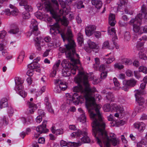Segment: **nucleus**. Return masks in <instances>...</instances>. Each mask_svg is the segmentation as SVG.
<instances>
[{"label":"nucleus","mask_w":147,"mask_h":147,"mask_svg":"<svg viewBox=\"0 0 147 147\" xmlns=\"http://www.w3.org/2000/svg\"><path fill=\"white\" fill-rule=\"evenodd\" d=\"M28 105L29 108L28 109V111L30 114L33 113L35 110L37 109V106L34 103L30 102H28Z\"/></svg>","instance_id":"obj_18"},{"label":"nucleus","mask_w":147,"mask_h":147,"mask_svg":"<svg viewBox=\"0 0 147 147\" xmlns=\"http://www.w3.org/2000/svg\"><path fill=\"white\" fill-rule=\"evenodd\" d=\"M114 68L115 69H122L124 67V66L119 63H117L114 65Z\"/></svg>","instance_id":"obj_47"},{"label":"nucleus","mask_w":147,"mask_h":147,"mask_svg":"<svg viewBox=\"0 0 147 147\" xmlns=\"http://www.w3.org/2000/svg\"><path fill=\"white\" fill-rule=\"evenodd\" d=\"M61 37L64 41L67 40L68 41L67 44L65 45V48L60 47L59 51L62 53H65L66 57L70 60L72 62L71 63L65 59L62 61L61 65L63 68V69L66 70L65 71H67L71 67V66H74L75 65L79 64L80 61L79 59H75V56L78 58L79 55L76 53V44L74 41L72 39V34L71 29L68 28L65 34H61Z\"/></svg>","instance_id":"obj_2"},{"label":"nucleus","mask_w":147,"mask_h":147,"mask_svg":"<svg viewBox=\"0 0 147 147\" xmlns=\"http://www.w3.org/2000/svg\"><path fill=\"white\" fill-rule=\"evenodd\" d=\"M134 127L138 129L140 132H142L145 129L146 125L143 122H137L134 124Z\"/></svg>","instance_id":"obj_13"},{"label":"nucleus","mask_w":147,"mask_h":147,"mask_svg":"<svg viewBox=\"0 0 147 147\" xmlns=\"http://www.w3.org/2000/svg\"><path fill=\"white\" fill-rule=\"evenodd\" d=\"M52 3L53 5L56 6L57 8H58L59 6V5L57 0H51Z\"/></svg>","instance_id":"obj_59"},{"label":"nucleus","mask_w":147,"mask_h":147,"mask_svg":"<svg viewBox=\"0 0 147 147\" xmlns=\"http://www.w3.org/2000/svg\"><path fill=\"white\" fill-rule=\"evenodd\" d=\"M8 106L7 99L5 98L1 99L0 101V108L2 109Z\"/></svg>","instance_id":"obj_23"},{"label":"nucleus","mask_w":147,"mask_h":147,"mask_svg":"<svg viewBox=\"0 0 147 147\" xmlns=\"http://www.w3.org/2000/svg\"><path fill=\"white\" fill-rule=\"evenodd\" d=\"M122 62L124 64L126 65H129L132 63L131 59H129L125 58L122 60Z\"/></svg>","instance_id":"obj_34"},{"label":"nucleus","mask_w":147,"mask_h":147,"mask_svg":"<svg viewBox=\"0 0 147 147\" xmlns=\"http://www.w3.org/2000/svg\"><path fill=\"white\" fill-rule=\"evenodd\" d=\"M30 15L29 12H24L22 13V17L24 19H28L30 17Z\"/></svg>","instance_id":"obj_44"},{"label":"nucleus","mask_w":147,"mask_h":147,"mask_svg":"<svg viewBox=\"0 0 147 147\" xmlns=\"http://www.w3.org/2000/svg\"><path fill=\"white\" fill-rule=\"evenodd\" d=\"M55 83L58 86L57 88L59 87L62 90H65L67 87V84L65 82L62 81L61 80L57 79L55 80Z\"/></svg>","instance_id":"obj_8"},{"label":"nucleus","mask_w":147,"mask_h":147,"mask_svg":"<svg viewBox=\"0 0 147 147\" xmlns=\"http://www.w3.org/2000/svg\"><path fill=\"white\" fill-rule=\"evenodd\" d=\"M140 72L144 74H147V67L144 66H140L139 68Z\"/></svg>","instance_id":"obj_37"},{"label":"nucleus","mask_w":147,"mask_h":147,"mask_svg":"<svg viewBox=\"0 0 147 147\" xmlns=\"http://www.w3.org/2000/svg\"><path fill=\"white\" fill-rule=\"evenodd\" d=\"M95 37L97 38H100L101 36V33L99 31H96L94 33Z\"/></svg>","instance_id":"obj_54"},{"label":"nucleus","mask_w":147,"mask_h":147,"mask_svg":"<svg viewBox=\"0 0 147 147\" xmlns=\"http://www.w3.org/2000/svg\"><path fill=\"white\" fill-rule=\"evenodd\" d=\"M88 43L89 48L90 49H97L98 47L94 42L91 41L90 40H88Z\"/></svg>","instance_id":"obj_25"},{"label":"nucleus","mask_w":147,"mask_h":147,"mask_svg":"<svg viewBox=\"0 0 147 147\" xmlns=\"http://www.w3.org/2000/svg\"><path fill=\"white\" fill-rule=\"evenodd\" d=\"M45 139L43 137H40L38 139V142L40 144H44L45 142Z\"/></svg>","instance_id":"obj_60"},{"label":"nucleus","mask_w":147,"mask_h":147,"mask_svg":"<svg viewBox=\"0 0 147 147\" xmlns=\"http://www.w3.org/2000/svg\"><path fill=\"white\" fill-rule=\"evenodd\" d=\"M107 98L110 101H113L114 100L113 95L111 93H108L106 96Z\"/></svg>","instance_id":"obj_39"},{"label":"nucleus","mask_w":147,"mask_h":147,"mask_svg":"<svg viewBox=\"0 0 147 147\" xmlns=\"http://www.w3.org/2000/svg\"><path fill=\"white\" fill-rule=\"evenodd\" d=\"M78 120L82 123H84L86 121V118L85 114H82L78 118Z\"/></svg>","instance_id":"obj_36"},{"label":"nucleus","mask_w":147,"mask_h":147,"mask_svg":"<svg viewBox=\"0 0 147 147\" xmlns=\"http://www.w3.org/2000/svg\"><path fill=\"white\" fill-rule=\"evenodd\" d=\"M139 55L140 58L144 60H146L147 57L146 55L141 52L139 53Z\"/></svg>","instance_id":"obj_43"},{"label":"nucleus","mask_w":147,"mask_h":147,"mask_svg":"<svg viewBox=\"0 0 147 147\" xmlns=\"http://www.w3.org/2000/svg\"><path fill=\"white\" fill-rule=\"evenodd\" d=\"M46 105V108L47 110L50 113H54V111L52 109L51 104H47Z\"/></svg>","instance_id":"obj_38"},{"label":"nucleus","mask_w":147,"mask_h":147,"mask_svg":"<svg viewBox=\"0 0 147 147\" xmlns=\"http://www.w3.org/2000/svg\"><path fill=\"white\" fill-rule=\"evenodd\" d=\"M77 7L78 9H80L84 7V5H83V2L82 1H80L77 3Z\"/></svg>","instance_id":"obj_48"},{"label":"nucleus","mask_w":147,"mask_h":147,"mask_svg":"<svg viewBox=\"0 0 147 147\" xmlns=\"http://www.w3.org/2000/svg\"><path fill=\"white\" fill-rule=\"evenodd\" d=\"M144 43L143 42H139L137 45V47L138 49L142 47L144 45Z\"/></svg>","instance_id":"obj_62"},{"label":"nucleus","mask_w":147,"mask_h":147,"mask_svg":"<svg viewBox=\"0 0 147 147\" xmlns=\"http://www.w3.org/2000/svg\"><path fill=\"white\" fill-rule=\"evenodd\" d=\"M111 70L110 66H105L104 64H101L100 66L99 71L101 72V74H107Z\"/></svg>","instance_id":"obj_14"},{"label":"nucleus","mask_w":147,"mask_h":147,"mask_svg":"<svg viewBox=\"0 0 147 147\" xmlns=\"http://www.w3.org/2000/svg\"><path fill=\"white\" fill-rule=\"evenodd\" d=\"M103 109L105 112H108L110 110L112 111L113 110L111 108V105L110 106L109 104H106L103 107Z\"/></svg>","instance_id":"obj_32"},{"label":"nucleus","mask_w":147,"mask_h":147,"mask_svg":"<svg viewBox=\"0 0 147 147\" xmlns=\"http://www.w3.org/2000/svg\"><path fill=\"white\" fill-rule=\"evenodd\" d=\"M136 83V81L134 79H132L127 81L125 84L127 86L133 87L135 85Z\"/></svg>","instance_id":"obj_26"},{"label":"nucleus","mask_w":147,"mask_h":147,"mask_svg":"<svg viewBox=\"0 0 147 147\" xmlns=\"http://www.w3.org/2000/svg\"><path fill=\"white\" fill-rule=\"evenodd\" d=\"M96 29V26L94 25H90L85 28V32L86 35L90 36L93 34Z\"/></svg>","instance_id":"obj_9"},{"label":"nucleus","mask_w":147,"mask_h":147,"mask_svg":"<svg viewBox=\"0 0 147 147\" xmlns=\"http://www.w3.org/2000/svg\"><path fill=\"white\" fill-rule=\"evenodd\" d=\"M81 135L84 136L81 139V142L79 141L77 143L81 144V145L82 143H88L90 142V138L87 136V132L86 131L82 132L81 131L78 129L77 131L73 132L71 135V136L72 138L78 137L80 136Z\"/></svg>","instance_id":"obj_4"},{"label":"nucleus","mask_w":147,"mask_h":147,"mask_svg":"<svg viewBox=\"0 0 147 147\" xmlns=\"http://www.w3.org/2000/svg\"><path fill=\"white\" fill-rule=\"evenodd\" d=\"M106 62L107 64H109L115 60V59L113 57L109 58L106 59Z\"/></svg>","instance_id":"obj_56"},{"label":"nucleus","mask_w":147,"mask_h":147,"mask_svg":"<svg viewBox=\"0 0 147 147\" xmlns=\"http://www.w3.org/2000/svg\"><path fill=\"white\" fill-rule=\"evenodd\" d=\"M113 81L115 86L117 87V89H119L120 83L118 81L117 79L116 78H113Z\"/></svg>","instance_id":"obj_41"},{"label":"nucleus","mask_w":147,"mask_h":147,"mask_svg":"<svg viewBox=\"0 0 147 147\" xmlns=\"http://www.w3.org/2000/svg\"><path fill=\"white\" fill-rule=\"evenodd\" d=\"M47 7L50 11V13L52 15V16L53 18L56 20L58 19L59 18L60 19L57 13L53 9L50 4L47 5Z\"/></svg>","instance_id":"obj_12"},{"label":"nucleus","mask_w":147,"mask_h":147,"mask_svg":"<svg viewBox=\"0 0 147 147\" xmlns=\"http://www.w3.org/2000/svg\"><path fill=\"white\" fill-rule=\"evenodd\" d=\"M116 32V31L114 28H111L110 29L109 28L108 29V33L110 35H111L113 34H115Z\"/></svg>","instance_id":"obj_45"},{"label":"nucleus","mask_w":147,"mask_h":147,"mask_svg":"<svg viewBox=\"0 0 147 147\" xmlns=\"http://www.w3.org/2000/svg\"><path fill=\"white\" fill-rule=\"evenodd\" d=\"M81 144L79 143H76L74 142H69L67 143L64 140H61L60 142V145L61 146H65L66 147H69V146H73V147H77L78 146H80Z\"/></svg>","instance_id":"obj_11"},{"label":"nucleus","mask_w":147,"mask_h":147,"mask_svg":"<svg viewBox=\"0 0 147 147\" xmlns=\"http://www.w3.org/2000/svg\"><path fill=\"white\" fill-rule=\"evenodd\" d=\"M62 24L64 26H67L68 25L69 22L66 18L63 16L62 19L60 18Z\"/></svg>","instance_id":"obj_28"},{"label":"nucleus","mask_w":147,"mask_h":147,"mask_svg":"<svg viewBox=\"0 0 147 147\" xmlns=\"http://www.w3.org/2000/svg\"><path fill=\"white\" fill-rule=\"evenodd\" d=\"M91 2L92 4L97 9H100L102 6V3L100 0H91Z\"/></svg>","instance_id":"obj_20"},{"label":"nucleus","mask_w":147,"mask_h":147,"mask_svg":"<svg viewBox=\"0 0 147 147\" xmlns=\"http://www.w3.org/2000/svg\"><path fill=\"white\" fill-rule=\"evenodd\" d=\"M144 18L143 13H141L138 14L135 18L134 19L136 21L140 20L141 22V20Z\"/></svg>","instance_id":"obj_35"},{"label":"nucleus","mask_w":147,"mask_h":147,"mask_svg":"<svg viewBox=\"0 0 147 147\" xmlns=\"http://www.w3.org/2000/svg\"><path fill=\"white\" fill-rule=\"evenodd\" d=\"M60 63L61 61L60 60H59L56 62L55 64L54 65L53 67V70L52 74H56V70L58 69Z\"/></svg>","instance_id":"obj_31"},{"label":"nucleus","mask_w":147,"mask_h":147,"mask_svg":"<svg viewBox=\"0 0 147 147\" xmlns=\"http://www.w3.org/2000/svg\"><path fill=\"white\" fill-rule=\"evenodd\" d=\"M121 139L122 142L124 144H126L125 145L124 147H128V145H127V141L123 136H122Z\"/></svg>","instance_id":"obj_53"},{"label":"nucleus","mask_w":147,"mask_h":147,"mask_svg":"<svg viewBox=\"0 0 147 147\" xmlns=\"http://www.w3.org/2000/svg\"><path fill=\"white\" fill-rule=\"evenodd\" d=\"M42 117L40 115L38 116L36 118V121L38 123H40L42 120Z\"/></svg>","instance_id":"obj_57"},{"label":"nucleus","mask_w":147,"mask_h":147,"mask_svg":"<svg viewBox=\"0 0 147 147\" xmlns=\"http://www.w3.org/2000/svg\"><path fill=\"white\" fill-rule=\"evenodd\" d=\"M6 32L4 30L0 31V38H3L5 36Z\"/></svg>","instance_id":"obj_52"},{"label":"nucleus","mask_w":147,"mask_h":147,"mask_svg":"<svg viewBox=\"0 0 147 147\" xmlns=\"http://www.w3.org/2000/svg\"><path fill=\"white\" fill-rule=\"evenodd\" d=\"M51 129L53 133L57 135L61 134L63 133V129L61 128L55 130V127L54 126H53L51 127Z\"/></svg>","instance_id":"obj_21"},{"label":"nucleus","mask_w":147,"mask_h":147,"mask_svg":"<svg viewBox=\"0 0 147 147\" xmlns=\"http://www.w3.org/2000/svg\"><path fill=\"white\" fill-rule=\"evenodd\" d=\"M40 59V57H37L33 60L32 62L27 65L28 70L26 74H33L35 72L41 73V70L39 67L40 65L38 63Z\"/></svg>","instance_id":"obj_3"},{"label":"nucleus","mask_w":147,"mask_h":147,"mask_svg":"<svg viewBox=\"0 0 147 147\" xmlns=\"http://www.w3.org/2000/svg\"><path fill=\"white\" fill-rule=\"evenodd\" d=\"M23 90V87L22 85L16 86L15 88V90L18 91L19 94L22 97L25 98L27 96V93Z\"/></svg>","instance_id":"obj_17"},{"label":"nucleus","mask_w":147,"mask_h":147,"mask_svg":"<svg viewBox=\"0 0 147 147\" xmlns=\"http://www.w3.org/2000/svg\"><path fill=\"white\" fill-rule=\"evenodd\" d=\"M19 30L18 26L14 24L12 26L11 28L9 31V32L11 34H15L18 33L19 32Z\"/></svg>","instance_id":"obj_22"},{"label":"nucleus","mask_w":147,"mask_h":147,"mask_svg":"<svg viewBox=\"0 0 147 147\" xmlns=\"http://www.w3.org/2000/svg\"><path fill=\"white\" fill-rule=\"evenodd\" d=\"M38 115H40L42 117L44 116L45 114L43 111L42 110H38Z\"/></svg>","instance_id":"obj_63"},{"label":"nucleus","mask_w":147,"mask_h":147,"mask_svg":"<svg viewBox=\"0 0 147 147\" xmlns=\"http://www.w3.org/2000/svg\"><path fill=\"white\" fill-rule=\"evenodd\" d=\"M115 122H116L117 125H123L125 123V121L122 120H120L118 122L115 121Z\"/></svg>","instance_id":"obj_61"},{"label":"nucleus","mask_w":147,"mask_h":147,"mask_svg":"<svg viewBox=\"0 0 147 147\" xmlns=\"http://www.w3.org/2000/svg\"><path fill=\"white\" fill-rule=\"evenodd\" d=\"M102 48L103 49H112L110 48L109 42L107 41H105L104 42L102 45Z\"/></svg>","instance_id":"obj_40"},{"label":"nucleus","mask_w":147,"mask_h":147,"mask_svg":"<svg viewBox=\"0 0 147 147\" xmlns=\"http://www.w3.org/2000/svg\"><path fill=\"white\" fill-rule=\"evenodd\" d=\"M135 96L136 98V101L139 105H142L145 102V100L143 98L138 95H141L144 94L145 92L143 90H136L135 91Z\"/></svg>","instance_id":"obj_5"},{"label":"nucleus","mask_w":147,"mask_h":147,"mask_svg":"<svg viewBox=\"0 0 147 147\" xmlns=\"http://www.w3.org/2000/svg\"><path fill=\"white\" fill-rule=\"evenodd\" d=\"M35 16L37 18L39 19H42V14L40 12H37L35 13Z\"/></svg>","instance_id":"obj_50"},{"label":"nucleus","mask_w":147,"mask_h":147,"mask_svg":"<svg viewBox=\"0 0 147 147\" xmlns=\"http://www.w3.org/2000/svg\"><path fill=\"white\" fill-rule=\"evenodd\" d=\"M38 23L34 19H32L31 21V24L30 26V28L32 29V32H31L32 34H34L36 36H37L38 34L36 33H35V32H37L38 30Z\"/></svg>","instance_id":"obj_10"},{"label":"nucleus","mask_w":147,"mask_h":147,"mask_svg":"<svg viewBox=\"0 0 147 147\" xmlns=\"http://www.w3.org/2000/svg\"><path fill=\"white\" fill-rule=\"evenodd\" d=\"M28 2L26 0H22L19 3L20 5L21 6H24V8L25 5H27L28 4Z\"/></svg>","instance_id":"obj_51"},{"label":"nucleus","mask_w":147,"mask_h":147,"mask_svg":"<svg viewBox=\"0 0 147 147\" xmlns=\"http://www.w3.org/2000/svg\"><path fill=\"white\" fill-rule=\"evenodd\" d=\"M141 11L142 13H145L147 11V9L145 5H142V7Z\"/></svg>","instance_id":"obj_58"},{"label":"nucleus","mask_w":147,"mask_h":147,"mask_svg":"<svg viewBox=\"0 0 147 147\" xmlns=\"http://www.w3.org/2000/svg\"><path fill=\"white\" fill-rule=\"evenodd\" d=\"M61 32L60 26L58 23L51 26L50 32L53 36H55L57 34H60Z\"/></svg>","instance_id":"obj_6"},{"label":"nucleus","mask_w":147,"mask_h":147,"mask_svg":"<svg viewBox=\"0 0 147 147\" xmlns=\"http://www.w3.org/2000/svg\"><path fill=\"white\" fill-rule=\"evenodd\" d=\"M130 35L129 33L126 32L124 34V39L126 40H129L130 39Z\"/></svg>","instance_id":"obj_46"},{"label":"nucleus","mask_w":147,"mask_h":147,"mask_svg":"<svg viewBox=\"0 0 147 147\" xmlns=\"http://www.w3.org/2000/svg\"><path fill=\"white\" fill-rule=\"evenodd\" d=\"M111 108L113 110H116L120 113H122L124 111V109L121 105H117L115 104H111Z\"/></svg>","instance_id":"obj_15"},{"label":"nucleus","mask_w":147,"mask_h":147,"mask_svg":"<svg viewBox=\"0 0 147 147\" xmlns=\"http://www.w3.org/2000/svg\"><path fill=\"white\" fill-rule=\"evenodd\" d=\"M93 79L92 74H78L75 78L74 81L79 85L74 87L73 90L80 92L83 96H79L76 93L72 96L69 94L67 93V102L71 103L72 102L75 105H78L80 102H83L85 99L86 107L93 121V134L97 143L101 147H102V142L105 147H111V145L115 146L119 144V140L114 134L111 133L107 135L105 129V123L99 111L101 105L95 102V100L99 101L101 99V96L98 94L94 95L96 90L94 87H90L88 79L92 80Z\"/></svg>","instance_id":"obj_1"},{"label":"nucleus","mask_w":147,"mask_h":147,"mask_svg":"<svg viewBox=\"0 0 147 147\" xmlns=\"http://www.w3.org/2000/svg\"><path fill=\"white\" fill-rule=\"evenodd\" d=\"M77 41L80 46L84 42L83 36L81 33H79L78 34Z\"/></svg>","instance_id":"obj_27"},{"label":"nucleus","mask_w":147,"mask_h":147,"mask_svg":"<svg viewBox=\"0 0 147 147\" xmlns=\"http://www.w3.org/2000/svg\"><path fill=\"white\" fill-rule=\"evenodd\" d=\"M25 56V52L22 51L20 53L19 56L17 58V61L19 64H20L23 61V59Z\"/></svg>","instance_id":"obj_24"},{"label":"nucleus","mask_w":147,"mask_h":147,"mask_svg":"<svg viewBox=\"0 0 147 147\" xmlns=\"http://www.w3.org/2000/svg\"><path fill=\"white\" fill-rule=\"evenodd\" d=\"M119 24L121 27L125 26H127V22L125 23L122 21L119 20Z\"/></svg>","instance_id":"obj_55"},{"label":"nucleus","mask_w":147,"mask_h":147,"mask_svg":"<svg viewBox=\"0 0 147 147\" xmlns=\"http://www.w3.org/2000/svg\"><path fill=\"white\" fill-rule=\"evenodd\" d=\"M147 145V142L145 140H142L140 141L137 143V147H142V145L146 146Z\"/></svg>","instance_id":"obj_33"},{"label":"nucleus","mask_w":147,"mask_h":147,"mask_svg":"<svg viewBox=\"0 0 147 147\" xmlns=\"http://www.w3.org/2000/svg\"><path fill=\"white\" fill-rule=\"evenodd\" d=\"M36 41L35 46L36 49L39 51H40L41 50V49L40 46V41L39 39V38L37 37L35 40Z\"/></svg>","instance_id":"obj_30"},{"label":"nucleus","mask_w":147,"mask_h":147,"mask_svg":"<svg viewBox=\"0 0 147 147\" xmlns=\"http://www.w3.org/2000/svg\"><path fill=\"white\" fill-rule=\"evenodd\" d=\"M140 20L136 21L134 19H132L129 22L130 25H133V30L135 32H138L140 30V26L141 24Z\"/></svg>","instance_id":"obj_7"},{"label":"nucleus","mask_w":147,"mask_h":147,"mask_svg":"<svg viewBox=\"0 0 147 147\" xmlns=\"http://www.w3.org/2000/svg\"><path fill=\"white\" fill-rule=\"evenodd\" d=\"M24 8L27 11V12H31L33 10V8L30 5H25Z\"/></svg>","instance_id":"obj_49"},{"label":"nucleus","mask_w":147,"mask_h":147,"mask_svg":"<svg viewBox=\"0 0 147 147\" xmlns=\"http://www.w3.org/2000/svg\"><path fill=\"white\" fill-rule=\"evenodd\" d=\"M17 10H15V9L11 10L10 12V15L13 16H15L17 14Z\"/></svg>","instance_id":"obj_64"},{"label":"nucleus","mask_w":147,"mask_h":147,"mask_svg":"<svg viewBox=\"0 0 147 147\" xmlns=\"http://www.w3.org/2000/svg\"><path fill=\"white\" fill-rule=\"evenodd\" d=\"M116 23L115 16L114 14L110 13L109 18V24L112 26L115 25Z\"/></svg>","instance_id":"obj_19"},{"label":"nucleus","mask_w":147,"mask_h":147,"mask_svg":"<svg viewBox=\"0 0 147 147\" xmlns=\"http://www.w3.org/2000/svg\"><path fill=\"white\" fill-rule=\"evenodd\" d=\"M8 122L6 120V118L4 117L1 121L0 123V127H1L3 126L4 125L7 124Z\"/></svg>","instance_id":"obj_42"},{"label":"nucleus","mask_w":147,"mask_h":147,"mask_svg":"<svg viewBox=\"0 0 147 147\" xmlns=\"http://www.w3.org/2000/svg\"><path fill=\"white\" fill-rule=\"evenodd\" d=\"M47 121H43L42 125L38 126L36 128V131L39 134L45 132V129Z\"/></svg>","instance_id":"obj_16"},{"label":"nucleus","mask_w":147,"mask_h":147,"mask_svg":"<svg viewBox=\"0 0 147 147\" xmlns=\"http://www.w3.org/2000/svg\"><path fill=\"white\" fill-rule=\"evenodd\" d=\"M15 82L17 85L16 86L22 85L21 84L24 82V81L22 80L21 78L19 77H16L15 79Z\"/></svg>","instance_id":"obj_29"}]
</instances>
